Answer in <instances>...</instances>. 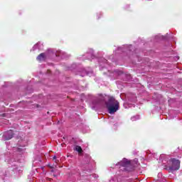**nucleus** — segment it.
Here are the masks:
<instances>
[{
  "mask_svg": "<svg viewBox=\"0 0 182 182\" xmlns=\"http://www.w3.org/2000/svg\"><path fill=\"white\" fill-rule=\"evenodd\" d=\"M106 105L109 114L116 113V112H117L120 107V103H119V101L116 100V99H114L113 97L109 98Z\"/></svg>",
  "mask_w": 182,
  "mask_h": 182,
  "instance_id": "1",
  "label": "nucleus"
},
{
  "mask_svg": "<svg viewBox=\"0 0 182 182\" xmlns=\"http://www.w3.org/2000/svg\"><path fill=\"white\" fill-rule=\"evenodd\" d=\"M169 163H171V165L168 167L169 171L173 172L180 170V160L172 158L169 160Z\"/></svg>",
  "mask_w": 182,
  "mask_h": 182,
  "instance_id": "2",
  "label": "nucleus"
},
{
  "mask_svg": "<svg viewBox=\"0 0 182 182\" xmlns=\"http://www.w3.org/2000/svg\"><path fill=\"white\" fill-rule=\"evenodd\" d=\"M12 137H14V132L12 130H9L4 134V140H11Z\"/></svg>",
  "mask_w": 182,
  "mask_h": 182,
  "instance_id": "3",
  "label": "nucleus"
},
{
  "mask_svg": "<svg viewBox=\"0 0 182 182\" xmlns=\"http://www.w3.org/2000/svg\"><path fill=\"white\" fill-rule=\"evenodd\" d=\"M117 166H122V167H129L130 166V161L127 159H124L122 161L118 163Z\"/></svg>",
  "mask_w": 182,
  "mask_h": 182,
  "instance_id": "4",
  "label": "nucleus"
},
{
  "mask_svg": "<svg viewBox=\"0 0 182 182\" xmlns=\"http://www.w3.org/2000/svg\"><path fill=\"white\" fill-rule=\"evenodd\" d=\"M46 59V55H45V53H41L38 57H37V60L39 62H42Z\"/></svg>",
  "mask_w": 182,
  "mask_h": 182,
  "instance_id": "5",
  "label": "nucleus"
},
{
  "mask_svg": "<svg viewBox=\"0 0 182 182\" xmlns=\"http://www.w3.org/2000/svg\"><path fill=\"white\" fill-rule=\"evenodd\" d=\"M75 150H76V151H77L80 154L83 153V149H82V147L80 146H76Z\"/></svg>",
  "mask_w": 182,
  "mask_h": 182,
  "instance_id": "6",
  "label": "nucleus"
},
{
  "mask_svg": "<svg viewBox=\"0 0 182 182\" xmlns=\"http://www.w3.org/2000/svg\"><path fill=\"white\" fill-rule=\"evenodd\" d=\"M53 160H55V163H58V160H56V156H54L53 157Z\"/></svg>",
  "mask_w": 182,
  "mask_h": 182,
  "instance_id": "7",
  "label": "nucleus"
},
{
  "mask_svg": "<svg viewBox=\"0 0 182 182\" xmlns=\"http://www.w3.org/2000/svg\"><path fill=\"white\" fill-rule=\"evenodd\" d=\"M122 73H123V72H122V71H121V72H119V74H122Z\"/></svg>",
  "mask_w": 182,
  "mask_h": 182,
  "instance_id": "8",
  "label": "nucleus"
},
{
  "mask_svg": "<svg viewBox=\"0 0 182 182\" xmlns=\"http://www.w3.org/2000/svg\"><path fill=\"white\" fill-rule=\"evenodd\" d=\"M50 168H53V167H52V166H50Z\"/></svg>",
  "mask_w": 182,
  "mask_h": 182,
  "instance_id": "9",
  "label": "nucleus"
}]
</instances>
